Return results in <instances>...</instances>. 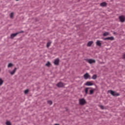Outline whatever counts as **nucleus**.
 I'll return each mask as SVG.
<instances>
[{
	"label": "nucleus",
	"mask_w": 125,
	"mask_h": 125,
	"mask_svg": "<svg viewBox=\"0 0 125 125\" xmlns=\"http://www.w3.org/2000/svg\"><path fill=\"white\" fill-rule=\"evenodd\" d=\"M86 103V101H85V100L84 99H79V104L80 105H84Z\"/></svg>",
	"instance_id": "nucleus-1"
},
{
	"label": "nucleus",
	"mask_w": 125,
	"mask_h": 125,
	"mask_svg": "<svg viewBox=\"0 0 125 125\" xmlns=\"http://www.w3.org/2000/svg\"><path fill=\"white\" fill-rule=\"evenodd\" d=\"M110 93L111 94V95H113V96H119L120 95V94L112 90L109 91Z\"/></svg>",
	"instance_id": "nucleus-2"
},
{
	"label": "nucleus",
	"mask_w": 125,
	"mask_h": 125,
	"mask_svg": "<svg viewBox=\"0 0 125 125\" xmlns=\"http://www.w3.org/2000/svg\"><path fill=\"white\" fill-rule=\"evenodd\" d=\"M119 20L120 21H121L122 23H124L125 21V17L124 15L120 16L119 17Z\"/></svg>",
	"instance_id": "nucleus-3"
},
{
	"label": "nucleus",
	"mask_w": 125,
	"mask_h": 125,
	"mask_svg": "<svg viewBox=\"0 0 125 125\" xmlns=\"http://www.w3.org/2000/svg\"><path fill=\"white\" fill-rule=\"evenodd\" d=\"M86 61L89 64H93V63H95L96 62L95 60L93 59H87Z\"/></svg>",
	"instance_id": "nucleus-4"
},
{
	"label": "nucleus",
	"mask_w": 125,
	"mask_h": 125,
	"mask_svg": "<svg viewBox=\"0 0 125 125\" xmlns=\"http://www.w3.org/2000/svg\"><path fill=\"white\" fill-rule=\"evenodd\" d=\"M96 43V45H98V46H101V45L102 44V41L98 40V41H97Z\"/></svg>",
	"instance_id": "nucleus-5"
},
{
	"label": "nucleus",
	"mask_w": 125,
	"mask_h": 125,
	"mask_svg": "<svg viewBox=\"0 0 125 125\" xmlns=\"http://www.w3.org/2000/svg\"><path fill=\"white\" fill-rule=\"evenodd\" d=\"M104 41H106L107 40H108L109 41H114V37H107V38H104Z\"/></svg>",
	"instance_id": "nucleus-6"
},
{
	"label": "nucleus",
	"mask_w": 125,
	"mask_h": 125,
	"mask_svg": "<svg viewBox=\"0 0 125 125\" xmlns=\"http://www.w3.org/2000/svg\"><path fill=\"white\" fill-rule=\"evenodd\" d=\"M59 59L58 58L55 59L54 62L55 65H59Z\"/></svg>",
	"instance_id": "nucleus-7"
},
{
	"label": "nucleus",
	"mask_w": 125,
	"mask_h": 125,
	"mask_svg": "<svg viewBox=\"0 0 125 125\" xmlns=\"http://www.w3.org/2000/svg\"><path fill=\"white\" fill-rule=\"evenodd\" d=\"M16 70H17V68H15L12 71H9L10 75H13L15 74L16 72Z\"/></svg>",
	"instance_id": "nucleus-8"
},
{
	"label": "nucleus",
	"mask_w": 125,
	"mask_h": 125,
	"mask_svg": "<svg viewBox=\"0 0 125 125\" xmlns=\"http://www.w3.org/2000/svg\"><path fill=\"white\" fill-rule=\"evenodd\" d=\"M19 34V33L12 34L11 35V39H13L14 38H15V37H16V36H17Z\"/></svg>",
	"instance_id": "nucleus-9"
},
{
	"label": "nucleus",
	"mask_w": 125,
	"mask_h": 125,
	"mask_svg": "<svg viewBox=\"0 0 125 125\" xmlns=\"http://www.w3.org/2000/svg\"><path fill=\"white\" fill-rule=\"evenodd\" d=\"M85 85H87L88 86H89L90 85H93V83L90 82H87L85 83Z\"/></svg>",
	"instance_id": "nucleus-10"
},
{
	"label": "nucleus",
	"mask_w": 125,
	"mask_h": 125,
	"mask_svg": "<svg viewBox=\"0 0 125 125\" xmlns=\"http://www.w3.org/2000/svg\"><path fill=\"white\" fill-rule=\"evenodd\" d=\"M57 86H58V87H63V86H64V84H63V83L60 82L59 83H58L57 84Z\"/></svg>",
	"instance_id": "nucleus-11"
},
{
	"label": "nucleus",
	"mask_w": 125,
	"mask_h": 125,
	"mask_svg": "<svg viewBox=\"0 0 125 125\" xmlns=\"http://www.w3.org/2000/svg\"><path fill=\"white\" fill-rule=\"evenodd\" d=\"M83 77L85 80H87V79L89 78V74H88V73H86L83 75Z\"/></svg>",
	"instance_id": "nucleus-12"
},
{
	"label": "nucleus",
	"mask_w": 125,
	"mask_h": 125,
	"mask_svg": "<svg viewBox=\"0 0 125 125\" xmlns=\"http://www.w3.org/2000/svg\"><path fill=\"white\" fill-rule=\"evenodd\" d=\"M100 6L103 7L107 6V3L106 2H103L100 3Z\"/></svg>",
	"instance_id": "nucleus-13"
},
{
	"label": "nucleus",
	"mask_w": 125,
	"mask_h": 125,
	"mask_svg": "<svg viewBox=\"0 0 125 125\" xmlns=\"http://www.w3.org/2000/svg\"><path fill=\"white\" fill-rule=\"evenodd\" d=\"M93 43V42L90 41L88 42L87 45V46H91V45Z\"/></svg>",
	"instance_id": "nucleus-14"
},
{
	"label": "nucleus",
	"mask_w": 125,
	"mask_h": 125,
	"mask_svg": "<svg viewBox=\"0 0 125 125\" xmlns=\"http://www.w3.org/2000/svg\"><path fill=\"white\" fill-rule=\"evenodd\" d=\"M89 88H89V87H86L85 88L84 91H85V94H88V89H89Z\"/></svg>",
	"instance_id": "nucleus-15"
},
{
	"label": "nucleus",
	"mask_w": 125,
	"mask_h": 125,
	"mask_svg": "<svg viewBox=\"0 0 125 125\" xmlns=\"http://www.w3.org/2000/svg\"><path fill=\"white\" fill-rule=\"evenodd\" d=\"M109 32H104V33L103 34V36H104V37H106V36H109Z\"/></svg>",
	"instance_id": "nucleus-16"
},
{
	"label": "nucleus",
	"mask_w": 125,
	"mask_h": 125,
	"mask_svg": "<svg viewBox=\"0 0 125 125\" xmlns=\"http://www.w3.org/2000/svg\"><path fill=\"white\" fill-rule=\"evenodd\" d=\"M97 78V76L96 75H94L92 77V79L93 80H96V79Z\"/></svg>",
	"instance_id": "nucleus-17"
},
{
	"label": "nucleus",
	"mask_w": 125,
	"mask_h": 125,
	"mask_svg": "<svg viewBox=\"0 0 125 125\" xmlns=\"http://www.w3.org/2000/svg\"><path fill=\"white\" fill-rule=\"evenodd\" d=\"M50 44H51V42H48L46 45L47 47H49V46H50Z\"/></svg>",
	"instance_id": "nucleus-18"
},
{
	"label": "nucleus",
	"mask_w": 125,
	"mask_h": 125,
	"mask_svg": "<svg viewBox=\"0 0 125 125\" xmlns=\"http://www.w3.org/2000/svg\"><path fill=\"white\" fill-rule=\"evenodd\" d=\"M50 65H51V63H50L49 62H48L46 63L45 66H47V67H49V66H50Z\"/></svg>",
	"instance_id": "nucleus-19"
},
{
	"label": "nucleus",
	"mask_w": 125,
	"mask_h": 125,
	"mask_svg": "<svg viewBox=\"0 0 125 125\" xmlns=\"http://www.w3.org/2000/svg\"><path fill=\"white\" fill-rule=\"evenodd\" d=\"M3 83V81L1 78H0V85H1Z\"/></svg>",
	"instance_id": "nucleus-20"
},
{
	"label": "nucleus",
	"mask_w": 125,
	"mask_h": 125,
	"mask_svg": "<svg viewBox=\"0 0 125 125\" xmlns=\"http://www.w3.org/2000/svg\"><path fill=\"white\" fill-rule=\"evenodd\" d=\"M13 66V64L11 63H9L8 65V68H10V67H12Z\"/></svg>",
	"instance_id": "nucleus-21"
},
{
	"label": "nucleus",
	"mask_w": 125,
	"mask_h": 125,
	"mask_svg": "<svg viewBox=\"0 0 125 125\" xmlns=\"http://www.w3.org/2000/svg\"><path fill=\"white\" fill-rule=\"evenodd\" d=\"M94 90H95V89L90 90L89 94H93V93L94 92Z\"/></svg>",
	"instance_id": "nucleus-22"
},
{
	"label": "nucleus",
	"mask_w": 125,
	"mask_h": 125,
	"mask_svg": "<svg viewBox=\"0 0 125 125\" xmlns=\"http://www.w3.org/2000/svg\"><path fill=\"white\" fill-rule=\"evenodd\" d=\"M10 18H12V19L13 18V12H12L10 13Z\"/></svg>",
	"instance_id": "nucleus-23"
},
{
	"label": "nucleus",
	"mask_w": 125,
	"mask_h": 125,
	"mask_svg": "<svg viewBox=\"0 0 125 125\" xmlns=\"http://www.w3.org/2000/svg\"><path fill=\"white\" fill-rule=\"evenodd\" d=\"M6 125H11V123L10 122H9V121H7V122H6Z\"/></svg>",
	"instance_id": "nucleus-24"
},
{
	"label": "nucleus",
	"mask_w": 125,
	"mask_h": 125,
	"mask_svg": "<svg viewBox=\"0 0 125 125\" xmlns=\"http://www.w3.org/2000/svg\"><path fill=\"white\" fill-rule=\"evenodd\" d=\"M47 103H48V104H49V105L52 104V101H48Z\"/></svg>",
	"instance_id": "nucleus-25"
},
{
	"label": "nucleus",
	"mask_w": 125,
	"mask_h": 125,
	"mask_svg": "<svg viewBox=\"0 0 125 125\" xmlns=\"http://www.w3.org/2000/svg\"><path fill=\"white\" fill-rule=\"evenodd\" d=\"M28 92H29V90H25L24 91L25 94H27V93H28Z\"/></svg>",
	"instance_id": "nucleus-26"
},
{
	"label": "nucleus",
	"mask_w": 125,
	"mask_h": 125,
	"mask_svg": "<svg viewBox=\"0 0 125 125\" xmlns=\"http://www.w3.org/2000/svg\"><path fill=\"white\" fill-rule=\"evenodd\" d=\"M100 107L101 108V109H102V110H103L104 109V106H103V105H100Z\"/></svg>",
	"instance_id": "nucleus-27"
},
{
	"label": "nucleus",
	"mask_w": 125,
	"mask_h": 125,
	"mask_svg": "<svg viewBox=\"0 0 125 125\" xmlns=\"http://www.w3.org/2000/svg\"><path fill=\"white\" fill-rule=\"evenodd\" d=\"M123 58H124V59H125V54H124V55H123Z\"/></svg>",
	"instance_id": "nucleus-28"
},
{
	"label": "nucleus",
	"mask_w": 125,
	"mask_h": 125,
	"mask_svg": "<svg viewBox=\"0 0 125 125\" xmlns=\"http://www.w3.org/2000/svg\"><path fill=\"white\" fill-rule=\"evenodd\" d=\"M24 32L23 31H21V32L20 33H23Z\"/></svg>",
	"instance_id": "nucleus-29"
},
{
	"label": "nucleus",
	"mask_w": 125,
	"mask_h": 125,
	"mask_svg": "<svg viewBox=\"0 0 125 125\" xmlns=\"http://www.w3.org/2000/svg\"><path fill=\"white\" fill-rule=\"evenodd\" d=\"M16 0V1H18L19 0Z\"/></svg>",
	"instance_id": "nucleus-30"
}]
</instances>
